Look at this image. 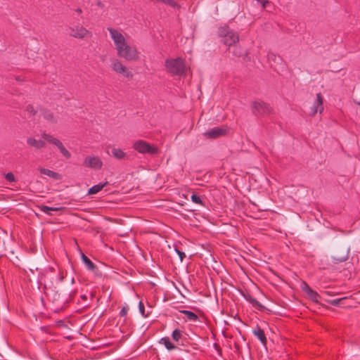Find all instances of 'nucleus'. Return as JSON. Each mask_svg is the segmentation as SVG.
Here are the masks:
<instances>
[{"label":"nucleus","mask_w":360,"mask_h":360,"mask_svg":"<svg viewBox=\"0 0 360 360\" xmlns=\"http://www.w3.org/2000/svg\"><path fill=\"white\" fill-rule=\"evenodd\" d=\"M166 70L172 76H181L186 72L185 61L181 58H167L165 62Z\"/></svg>","instance_id":"nucleus-1"},{"label":"nucleus","mask_w":360,"mask_h":360,"mask_svg":"<svg viewBox=\"0 0 360 360\" xmlns=\"http://www.w3.org/2000/svg\"><path fill=\"white\" fill-rule=\"evenodd\" d=\"M219 36L222 38L223 43L229 46L234 45L239 41V36L237 32L231 30L229 26L220 27L218 30Z\"/></svg>","instance_id":"nucleus-2"},{"label":"nucleus","mask_w":360,"mask_h":360,"mask_svg":"<svg viewBox=\"0 0 360 360\" xmlns=\"http://www.w3.org/2000/svg\"><path fill=\"white\" fill-rule=\"evenodd\" d=\"M117 50V55L127 60H136L139 58V53L135 47L131 46L126 43L119 46Z\"/></svg>","instance_id":"nucleus-3"},{"label":"nucleus","mask_w":360,"mask_h":360,"mask_svg":"<svg viewBox=\"0 0 360 360\" xmlns=\"http://www.w3.org/2000/svg\"><path fill=\"white\" fill-rule=\"evenodd\" d=\"M133 148L140 153H148L150 155H156L159 153L158 147L151 146L148 142L139 140L134 143Z\"/></svg>","instance_id":"nucleus-4"},{"label":"nucleus","mask_w":360,"mask_h":360,"mask_svg":"<svg viewBox=\"0 0 360 360\" xmlns=\"http://www.w3.org/2000/svg\"><path fill=\"white\" fill-rule=\"evenodd\" d=\"M252 113L255 115H267L271 113L272 108L269 104L263 101H255L252 104Z\"/></svg>","instance_id":"nucleus-5"},{"label":"nucleus","mask_w":360,"mask_h":360,"mask_svg":"<svg viewBox=\"0 0 360 360\" xmlns=\"http://www.w3.org/2000/svg\"><path fill=\"white\" fill-rule=\"evenodd\" d=\"M70 36L76 38L82 39L86 37H91L92 33L84 27L79 25L70 26L68 28Z\"/></svg>","instance_id":"nucleus-6"},{"label":"nucleus","mask_w":360,"mask_h":360,"mask_svg":"<svg viewBox=\"0 0 360 360\" xmlns=\"http://www.w3.org/2000/svg\"><path fill=\"white\" fill-rule=\"evenodd\" d=\"M349 256V249L344 247L338 249L331 257L333 264H340L348 259Z\"/></svg>","instance_id":"nucleus-7"},{"label":"nucleus","mask_w":360,"mask_h":360,"mask_svg":"<svg viewBox=\"0 0 360 360\" xmlns=\"http://www.w3.org/2000/svg\"><path fill=\"white\" fill-rule=\"evenodd\" d=\"M111 67L113 71L122 74L128 79H132L133 74L118 59H112Z\"/></svg>","instance_id":"nucleus-8"},{"label":"nucleus","mask_w":360,"mask_h":360,"mask_svg":"<svg viewBox=\"0 0 360 360\" xmlns=\"http://www.w3.org/2000/svg\"><path fill=\"white\" fill-rule=\"evenodd\" d=\"M108 30L109 31L110 37L114 41L116 49L126 43L125 38L120 32L112 27H108Z\"/></svg>","instance_id":"nucleus-9"},{"label":"nucleus","mask_w":360,"mask_h":360,"mask_svg":"<svg viewBox=\"0 0 360 360\" xmlns=\"http://www.w3.org/2000/svg\"><path fill=\"white\" fill-rule=\"evenodd\" d=\"M84 165L94 169H100L103 166V162L99 157L87 156L84 159Z\"/></svg>","instance_id":"nucleus-10"},{"label":"nucleus","mask_w":360,"mask_h":360,"mask_svg":"<svg viewBox=\"0 0 360 360\" xmlns=\"http://www.w3.org/2000/svg\"><path fill=\"white\" fill-rule=\"evenodd\" d=\"M323 110V97L321 93L316 94V98L314 101L312 107L311 108V111L309 115L311 116H314L318 112L321 113Z\"/></svg>","instance_id":"nucleus-11"},{"label":"nucleus","mask_w":360,"mask_h":360,"mask_svg":"<svg viewBox=\"0 0 360 360\" xmlns=\"http://www.w3.org/2000/svg\"><path fill=\"white\" fill-rule=\"evenodd\" d=\"M227 131L228 130L226 128L214 127L210 129L209 131L205 132L203 135L208 139H214L226 135L227 134Z\"/></svg>","instance_id":"nucleus-12"},{"label":"nucleus","mask_w":360,"mask_h":360,"mask_svg":"<svg viewBox=\"0 0 360 360\" xmlns=\"http://www.w3.org/2000/svg\"><path fill=\"white\" fill-rule=\"evenodd\" d=\"M241 295L248 302H250L254 307L262 310L264 307V306L258 302L255 298H254L250 292H241Z\"/></svg>","instance_id":"nucleus-13"},{"label":"nucleus","mask_w":360,"mask_h":360,"mask_svg":"<svg viewBox=\"0 0 360 360\" xmlns=\"http://www.w3.org/2000/svg\"><path fill=\"white\" fill-rule=\"evenodd\" d=\"M252 333L258 338L263 345L266 346L267 340L264 331L258 325H257L253 329Z\"/></svg>","instance_id":"nucleus-14"},{"label":"nucleus","mask_w":360,"mask_h":360,"mask_svg":"<svg viewBox=\"0 0 360 360\" xmlns=\"http://www.w3.org/2000/svg\"><path fill=\"white\" fill-rule=\"evenodd\" d=\"M42 138L47 142L52 143V144L55 145L56 146H57V148L58 149L60 147H61L63 145L60 140L53 137V136H51V134L44 133L42 134Z\"/></svg>","instance_id":"nucleus-15"},{"label":"nucleus","mask_w":360,"mask_h":360,"mask_svg":"<svg viewBox=\"0 0 360 360\" xmlns=\"http://www.w3.org/2000/svg\"><path fill=\"white\" fill-rule=\"evenodd\" d=\"M27 143L30 146L34 147L37 149H39L45 146V142L44 141L36 140L32 137H30L27 139Z\"/></svg>","instance_id":"nucleus-16"},{"label":"nucleus","mask_w":360,"mask_h":360,"mask_svg":"<svg viewBox=\"0 0 360 360\" xmlns=\"http://www.w3.org/2000/svg\"><path fill=\"white\" fill-rule=\"evenodd\" d=\"M81 258H82V262H84V264H85V266H86V268L89 270H90L91 271H95L96 270L98 269V268L95 265V264L94 262H92L91 261V259L87 256H86L84 253H82Z\"/></svg>","instance_id":"nucleus-17"},{"label":"nucleus","mask_w":360,"mask_h":360,"mask_svg":"<svg viewBox=\"0 0 360 360\" xmlns=\"http://www.w3.org/2000/svg\"><path fill=\"white\" fill-rule=\"evenodd\" d=\"M111 155L117 160H124L127 158L126 153L118 148H112Z\"/></svg>","instance_id":"nucleus-18"},{"label":"nucleus","mask_w":360,"mask_h":360,"mask_svg":"<svg viewBox=\"0 0 360 360\" xmlns=\"http://www.w3.org/2000/svg\"><path fill=\"white\" fill-rule=\"evenodd\" d=\"M42 115L44 118L49 122L56 123L57 122V118L54 115L53 112L47 109L42 110Z\"/></svg>","instance_id":"nucleus-19"},{"label":"nucleus","mask_w":360,"mask_h":360,"mask_svg":"<svg viewBox=\"0 0 360 360\" xmlns=\"http://www.w3.org/2000/svg\"><path fill=\"white\" fill-rule=\"evenodd\" d=\"M108 184V182L105 181L103 184H98L94 185L89 189L88 194L94 195V194L98 193Z\"/></svg>","instance_id":"nucleus-20"},{"label":"nucleus","mask_w":360,"mask_h":360,"mask_svg":"<svg viewBox=\"0 0 360 360\" xmlns=\"http://www.w3.org/2000/svg\"><path fill=\"white\" fill-rule=\"evenodd\" d=\"M159 343L162 344V345H164L165 347L168 350H172V349H174L177 348L176 346H175L172 342H171V341H170V340H169V338L168 337L162 338L160 340Z\"/></svg>","instance_id":"nucleus-21"},{"label":"nucleus","mask_w":360,"mask_h":360,"mask_svg":"<svg viewBox=\"0 0 360 360\" xmlns=\"http://www.w3.org/2000/svg\"><path fill=\"white\" fill-rule=\"evenodd\" d=\"M40 173L56 180L59 179L60 177V175L58 173L45 168H41L40 169Z\"/></svg>","instance_id":"nucleus-22"},{"label":"nucleus","mask_w":360,"mask_h":360,"mask_svg":"<svg viewBox=\"0 0 360 360\" xmlns=\"http://www.w3.org/2000/svg\"><path fill=\"white\" fill-rule=\"evenodd\" d=\"M181 313L184 314L189 321L195 322V321H198V319H199L198 315L191 311L182 310V311H181Z\"/></svg>","instance_id":"nucleus-23"},{"label":"nucleus","mask_w":360,"mask_h":360,"mask_svg":"<svg viewBox=\"0 0 360 360\" xmlns=\"http://www.w3.org/2000/svg\"><path fill=\"white\" fill-rule=\"evenodd\" d=\"M37 207L42 212H44V213L49 214V215H51L52 214L50 212L51 211H58L60 210V208L59 207H49V206H46V205H37Z\"/></svg>","instance_id":"nucleus-24"},{"label":"nucleus","mask_w":360,"mask_h":360,"mask_svg":"<svg viewBox=\"0 0 360 360\" xmlns=\"http://www.w3.org/2000/svg\"><path fill=\"white\" fill-rule=\"evenodd\" d=\"M346 300V297H342L340 299H333V300H326L328 303L330 304L333 306L339 307L342 304L343 301Z\"/></svg>","instance_id":"nucleus-25"},{"label":"nucleus","mask_w":360,"mask_h":360,"mask_svg":"<svg viewBox=\"0 0 360 360\" xmlns=\"http://www.w3.org/2000/svg\"><path fill=\"white\" fill-rule=\"evenodd\" d=\"M308 295V297L314 302H316V303H318L319 302V298L321 297V296L319 295V293L316 291H314V290H312L311 291H310L309 292H308L307 294Z\"/></svg>","instance_id":"nucleus-26"},{"label":"nucleus","mask_w":360,"mask_h":360,"mask_svg":"<svg viewBox=\"0 0 360 360\" xmlns=\"http://www.w3.org/2000/svg\"><path fill=\"white\" fill-rule=\"evenodd\" d=\"M233 53L237 57H241L244 56L245 53L243 49L239 46H234L233 48Z\"/></svg>","instance_id":"nucleus-27"},{"label":"nucleus","mask_w":360,"mask_h":360,"mask_svg":"<svg viewBox=\"0 0 360 360\" xmlns=\"http://www.w3.org/2000/svg\"><path fill=\"white\" fill-rule=\"evenodd\" d=\"M191 200H192V202H193L205 206V203H204V202L201 200V198H200V195H197V194H194V193H193V194L191 195Z\"/></svg>","instance_id":"nucleus-28"},{"label":"nucleus","mask_w":360,"mask_h":360,"mask_svg":"<svg viewBox=\"0 0 360 360\" xmlns=\"http://www.w3.org/2000/svg\"><path fill=\"white\" fill-rule=\"evenodd\" d=\"M181 331L179 329H175L172 334V339L178 342L181 338Z\"/></svg>","instance_id":"nucleus-29"},{"label":"nucleus","mask_w":360,"mask_h":360,"mask_svg":"<svg viewBox=\"0 0 360 360\" xmlns=\"http://www.w3.org/2000/svg\"><path fill=\"white\" fill-rule=\"evenodd\" d=\"M139 309L140 313L141 314V315L143 317H148L149 316L150 312H147V313L145 312V307H144V304L142 302V301H140L139 303Z\"/></svg>","instance_id":"nucleus-30"},{"label":"nucleus","mask_w":360,"mask_h":360,"mask_svg":"<svg viewBox=\"0 0 360 360\" xmlns=\"http://www.w3.org/2000/svg\"><path fill=\"white\" fill-rule=\"evenodd\" d=\"M59 150L66 158L69 159L71 158V153L65 148L63 145L59 148Z\"/></svg>","instance_id":"nucleus-31"},{"label":"nucleus","mask_w":360,"mask_h":360,"mask_svg":"<svg viewBox=\"0 0 360 360\" xmlns=\"http://www.w3.org/2000/svg\"><path fill=\"white\" fill-rule=\"evenodd\" d=\"M158 1H161L172 8H175L177 6V4L174 0H158Z\"/></svg>","instance_id":"nucleus-32"},{"label":"nucleus","mask_w":360,"mask_h":360,"mask_svg":"<svg viewBox=\"0 0 360 360\" xmlns=\"http://www.w3.org/2000/svg\"><path fill=\"white\" fill-rule=\"evenodd\" d=\"M6 179L10 182H14L16 181V179L14 174L12 172H8L4 175Z\"/></svg>","instance_id":"nucleus-33"},{"label":"nucleus","mask_w":360,"mask_h":360,"mask_svg":"<svg viewBox=\"0 0 360 360\" xmlns=\"http://www.w3.org/2000/svg\"><path fill=\"white\" fill-rule=\"evenodd\" d=\"M26 111L32 115H35L37 114V111L34 110V106L31 104L27 105Z\"/></svg>","instance_id":"nucleus-34"},{"label":"nucleus","mask_w":360,"mask_h":360,"mask_svg":"<svg viewBox=\"0 0 360 360\" xmlns=\"http://www.w3.org/2000/svg\"><path fill=\"white\" fill-rule=\"evenodd\" d=\"M302 289L306 294H307L308 292H309L310 291L312 290V289L309 287V285L305 282L303 283V284L302 285Z\"/></svg>","instance_id":"nucleus-35"},{"label":"nucleus","mask_w":360,"mask_h":360,"mask_svg":"<svg viewBox=\"0 0 360 360\" xmlns=\"http://www.w3.org/2000/svg\"><path fill=\"white\" fill-rule=\"evenodd\" d=\"M128 311H129V307L127 306H124L120 312V316H126Z\"/></svg>","instance_id":"nucleus-36"},{"label":"nucleus","mask_w":360,"mask_h":360,"mask_svg":"<svg viewBox=\"0 0 360 360\" xmlns=\"http://www.w3.org/2000/svg\"><path fill=\"white\" fill-rule=\"evenodd\" d=\"M175 251L176 252V253L178 254L179 257V259H180V261L182 262L183 259L186 257V255L184 252L178 250V249H175Z\"/></svg>","instance_id":"nucleus-37"},{"label":"nucleus","mask_w":360,"mask_h":360,"mask_svg":"<svg viewBox=\"0 0 360 360\" xmlns=\"http://www.w3.org/2000/svg\"><path fill=\"white\" fill-rule=\"evenodd\" d=\"M260 3L262 4V7L264 8H265L267 6V5L270 4L269 0H262V1H260Z\"/></svg>","instance_id":"nucleus-38"},{"label":"nucleus","mask_w":360,"mask_h":360,"mask_svg":"<svg viewBox=\"0 0 360 360\" xmlns=\"http://www.w3.org/2000/svg\"><path fill=\"white\" fill-rule=\"evenodd\" d=\"M80 298H81L82 300H84V301L87 300V296H86V295H82L80 296Z\"/></svg>","instance_id":"nucleus-39"},{"label":"nucleus","mask_w":360,"mask_h":360,"mask_svg":"<svg viewBox=\"0 0 360 360\" xmlns=\"http://www.w3.org/2000/svg\"><path fill=\"white\" fill-rule=\"evenodd\" d=\"M76 12H77L78 13H82V8H78L76 9Z\"/></svg>","instance_id":"nucleus-40"},{"label":"nucleus","mask_w":360,"mask_h":360,"mask_svg":"<svg viewBox=\"0 0 360 360\" xmlns=\"http://www.w3.org/2000/svg\"><path fill=\"white\" fill-rule=\"evenodd\" d=\"M94 293H93V292H91V299H93V298H94Z\"/></svg>","instance_id":"nucleus-41"},{"label":"nucleus","mask_w":360,"mask_h":360,"mask_svg":"<svg viewBox=\"0 0 360 360\" xmlns=\"http://www.w3.org/2000/svg\"><path fill=\"white\" fill-rule=\"evenodd\" d=\"M258 2L262 1V0H257Z\"/></svg>","instance_id":"nucleus-42"}]
</instances>
